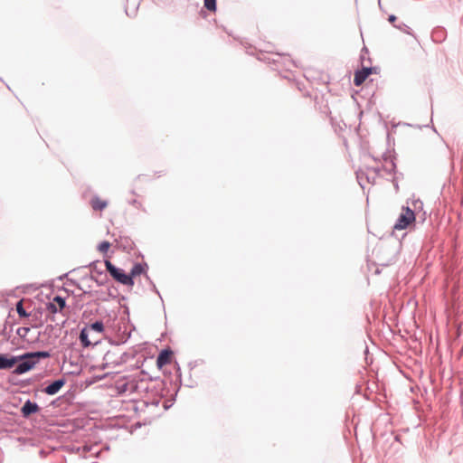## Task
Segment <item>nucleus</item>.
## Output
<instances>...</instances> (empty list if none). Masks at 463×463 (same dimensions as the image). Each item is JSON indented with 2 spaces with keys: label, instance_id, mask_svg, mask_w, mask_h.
I'll return each instance as SVG.
<instances>
[{
  "label": "nucleus",
  "instance_id": "0eeeda50",
  "mask_svg": "<svg viewBox=\"0 0 463 463\" xmlns=\"http://www.w3.org/2000/svg\"><path fill=\"white\" fill-rule=\"evenodd\" d=\"M18 363V358L15 356L8 357L7 355H0V370L10 369Z\"/></svg>",
  "mask_w": 463,
  "mask_h": 463
},
{
  "label": "nucleus",
  "instance_id": "f8f14e48",
  "mask_svg": "<svg viewBox=\"0 0 463 463\" xmlns=\"http://www.w3.org/2000/svg\"><path fill=\"white\" fill-rule=\"evenodd\" d=\"M90 331H95L98 333H102L104 331V325L100 321H96L95 323L90 324L86 327Z\"/></svg>",
  "mask_w": 463,
  "mask_h": 463
},
{
  "label": "nucleus",
  "instance_id": "f257e3e1",
  "mask_svg": "<svg viewBox=\"0 0 463 463\" xmlns=\"http://www.w3.org/2000/svg\"><path fill=\"white\" fill-rule=\"evenodd\" d=\"M15 357L18 358V362L24 360L22 363H20L14 370L15 373L22 374V373H24L33 368V366L37 363L36 359L48 358V357H50V354L48 352L42 351V352L27 353L24 355L15 356Z\"/></svg>",
  "mask_w": 463,
  "mask_h": 463
},
{
  "label": "nucleus",
  "instance_id": "ddd939ff",
  "mask_svg": "<svg viewBox=\"0 0 463 463\" xmlns=\"http://www.w3.org/2000/svg\"><path fill=\"white\" fill-rule=\"evenodd\" d=\"M144 271H145V269L141 264H136L132 268L130 274L128 276H131V279L133 280V279L135 277L142 274Z\"/></svg>",
  "mask_w": 463,
  "mask_h": 463
},
{
  "label": "nucleus",
  "instance_id": "6ab92c4d",
  "mask_svg": "<svg viewBox=\"0 0 463 463\" xmlns=\"http://www.w3.org/2000/svg\"><path fill=\"white\" fill-rule=\"evenodd\" d=\"M132 203H133L134 205H138V206H140V205H141V203H140L138 201H137V200H133V201H132Z\"/></svg>",
  "mask_w": 463,
  "mask_h": 463
},
{
  "label": "nucleus",
  "instance_id": "423d86ee",
  "mask_svg": "<svg viewBox=\"0 0 463 463\" xmlns=\"http://www.w3.org/2000/svg\"><path fill=\"white\" fill-rule=\"evenodd\" d=\"M173 353L170 350H163L156 359V365L159 369L163 368L165 365L169 364L172 360Z\"/></svg>",
  "mask_w": 463,
  "mask_h": 463
},
{
  "label": "nucleus",
  "instance_id": "2eb2a0df",
  "mask_svg": "<svg viewBox=\"0 0 463 463\" xmlns=\"http://www.w3.org/2000/svg\"><path fill=\"white\" fill-rule=\"evenodd\" d=\"M204 7L209 11H215L216 0H204Z\"/></svg>",
  "mask_w": 463,
  "mask_h": 463
},
{
  "label": "nucleus",
  "instance_id": "f3484780",
  "mask_svg": "<svg viewBox=\"0 0 463 463\" xmlns=\"http://www.w3.org/2000/svg\"><path fill=\"white\" fill-rule=\"evenodd\" d=\"M30 332V328L29 327H26V326H23V327H19L17 329V335L21 337V338H25L27 334Z\"/></svg>",
  "mask_w": 463,
  "mask_h": 463
},
{
  "label": "nucleus",
  "instance_id": "7ed1b4c3",
  "mask_svg": "<svg viewBox=\"0 0 463 463\" xmlns=\"http://www.w3.org/2000/svg\"><path fill=\"white\" fill-rule=\"evenodd\" d=\"M415 221V214L412 210L409 207L402 208V212L400 214L396 223L393 228L395 230H404L410 224H411Z\"/></svg>",
  "mask_w": 463,
  "mask_h": 463
},
{
  "label": "nucleus",
  "instance_id": "1a4fd4ad",
  "mask_svg": "<svg viewBox=\"0 0 463 463\" xmlns=\"http://www.w3.org/2000/svg\"><path fill=\"white\" fill-rule=\"evenodd\" d=\"M39 409L40 408L36 403L32 402L31 401H27L22 407L21 411L24 417H28L32 413L37 412Z\"/></svg>",
  "mask_w": 463,
  "mask_h": 463
},
{
  "label": "nucleus",
  "instance_id": "20e7f679",
  "mask_svg": "<svg viewBox=\"0 0 463 463\" xmlns=\"http://www.w3.org/2000/svg\"><path fill=\"white\" fill-rule=\"evenodd\" d=\"M376 71V68H363L361 71H358L354 73V83L355 86H361L364 80L371 75L373 72Z\"/></svg>",
  "mask_w": 463,
  "mask_h": 463
},
{
  "label": "nucleus",
  "instance_id": "4468645a",
  "mask_svg": "<svg viewBox=\"0 0 463 463\" xmlns=\"http://www.w3.org/2000/svg\"><path fill=\"white\" fill-rule=\"evenodd\" d=\"M16 311L18 315L22 317H29V314L24 309L23 307V300H20L16 304Z\"/></svg>",
  "mask_w": 463,
  "mask_h": 463
},
{
  "label": "nucleus",
  "instance_id": "a211bd4d",
  "mask_svg": "<svg viewBox=\"0 0 463 463\" xmlns=\"http://www.w3.org/2000/svg\"><path fill=\"white\" fill-rule=\"evenodd\" d=\"M396 19H397V18H396V16H395L394 14H391V15L389 16V18H388V20H389L390 22H392H392H394Z\"/></svg>",
  "mask_w": 463,
  "mask_h": 463
},
{
  "label": "nucleus",
  "instance_id": "9b49d317",
  "mask_svg": "<svg viewBox=\"0 0 463 463\" xmlns=\"http://www.w3.org/2000/svg\"><path fill=\"white\" fill-rule=\"evenodd\" d=\"M80 340L84 347H88L91 345V342L89 340V329H86V327L81 330Z\"/></svg>",
  "mask_w": 463,
  "mask_h": 463
},
{
  "label": "nucleus",
  "instance_id": "aec40b11",
  "mask_svg": "<svg viewBox=\"0 0 463 463\" xmlns=\"http://www.w3.org/2000/svg\"><path fill=\"white\" fill-rule=\"evenodd\" d=\"M435 29L439 30V29H444V28H443V27H440V26H438V27H436Z\"/></svg>",
  "mask_w": 463,
  "mask_h": 463
},
{
  "label": "nucleus",
  "instance_id": "9d476101",
  "mask_svg": "<svg viewBox=\"0 0 463 463\" xmlns=\"http://www.w3.org/2000/svg\"><path fill=\"white\" fill-rule=\"evenodd\" d=\"M90 205L95 211H102L108 205V203L99 197H94L90 201Z\"/></svg>",
  "mask_w": 463,
  "mask_h": 463
},
{
  "label": "nucleus",
  "instance_id": "39448f33",
  "mask_svg": "<svg viewBox=\"0 0 463 463\" xmlns=\"http://www.w3.org/2000/svg\"><path fill=\"white\" fill-rule=\"evenodd\" d=\"M65 307V300L61 297L56 296L52 302L47 305V309L52 314L61 311Z\"/></svg>",
  "mask_w": 463,
  "mask_h": 463
},
{
  "label": "nucleus",
  "instance_id": "6e6552de",
  "mask_svg": "<svg viewBox=\"0 0 463 463\" xmlns=\"http://www.w3.org/2000/svg\"><path fill=\"white\" fill-rule=\"evenodd\" d=\"M64 384H65V380L59 379L57 381H54L50 385H48L45 388L44 392H45V393H47L49 395H54L64 386Z\"/></svg>",
  "mask_w": 463,
  "mask_h": 463
},
{
  "label": "nucleus",
  "instance_id": "f03ea898",
  "mask_svg": "<svg viewBox=\"0 0 463 463\" xmlns=\"http://www.w3.org/2000/svg\"><path fill=\"white\" fill-rule=\"evenodd\" d=\"M105 266L111 277L118 282L127 285L133 286L134 281L131 279V276L126 274L123 269L115 267L110 261L106 260Z\"/></svg>",
  "mask_w": 463,
  "mask_h": 463
},
{
  "label": "nucleus",
  "instance_id": "dca6fc26",
  "mask_svg": "<svg viewBox=\"0 0 463 463\" xmlns=\"http://www.w3.org/2000/svg\"><path fill=\"white\" fill-rule=\"evenodd\" d=\"M109 247H110V243H109V241H102V242L99 245L98 249H99V250L101 253H104V254H105V253H107V251L109 250Z\"/></svg>",
  "mask_w": 463,
  "mask_h": 463
}]
</instances>
